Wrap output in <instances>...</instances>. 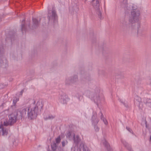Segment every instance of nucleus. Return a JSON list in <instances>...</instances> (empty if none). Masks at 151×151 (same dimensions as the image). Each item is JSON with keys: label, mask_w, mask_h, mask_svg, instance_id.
Listing matches in <instances>:
<instances>
[{"label": "nucleus", "mask_w": 151, "mask_h": 151, "mask_svg": "<svg viewBox=\"0 0 151 151\" xmlns=\"http://www.w3.org/2000/svg\"><path fill=\"white\" fill-rule=\"evenodd\" d=\"M80 140L81 139L78 135H77L75 136V135H74L73 141L76 145H78V144Z\"/></svg>", "instance_id": "nucleus-17"}, {"label": "nucleus", "mask_w": 151, "mask_h": 151, "mask_svg": "<svg viewBox=\"0 0 151 151\" xmlns=\"http://www.w3.org/2000/svg\"><path fill=\"white\" fill-rule=\"evenodd\" d=\"M100 91V88L97 87L95 89L93 92H88L89 94V97L91 100L94 101V102L97 105L98 104L100 103V101L99 96Z\"/></svg>", "instance_id": "nucleus-3"}, {"label": "nucleus", "mask_w": 151, "mask_h": 151, "mask_svg": "<svg viewBox=\"0 0 151 151\" xmlns=\"http://www.w3.org/2000/svg\"><path fill=\"white\" fill-rule=\"evenodd\" d=\"M5 104V103H3L0 106V109H2L4 108V105Z\"/></svg>", "instance_id": "nucleus-31"}, {"label": "nucleus", "mask_w": 151, "mask_h": 151, "mask_svg": "<svg viewBox=\"0 0 151 151\" xmlns=\"http://www.w3.org/2000/svg\"><path fill=\"white\" fill-rule=\"evenodd\" d=\"M30 23H29V24H28V26L29 27H30Z\"/></svg>", "instance_id": "nucleus-39"}, {"label": "nucleus", "mask_w": 151, "mask_h": 151, "mask_svg": "<svg viewBox=\"0 0 151 151\" xmlns=\"http://www.w3.org/2000/svg\"><path fill=\"white\" fill-rule=\"evenodd\" d=\"M7 115L6 114L4 111H3L0 113V119H1V125L7 126Z\"/></svg>", "instance_id": "nucleus-7"}, {"label": "nucleus", "mask_w": 151, "mask_h": 151, "mask_svg": "<svg viewBox=\"0 0 151 151\" xmlns=\"http://www.w3.org/2000/svg\"><path fill=\"white\" fill-rule=\"evenodd\" d=\"M18 100H17V99H16V100H15L14 99L13 100V104L14 105H15L16 103L17 102V101Z\"/></svg>", "instance_id": "nucleus-32"}, {"label": "nucleus", "mask_w": 151, "mask_h": 151, "mask_svg": "<svg viewBox=\"0 0 151 151\" xmlns=\"http://www.w3.org/2000/svg\"><path fill=\"white\" fill-rule=\"evenodd\" d=\"M103 143L104 145L108 151H112V150L109 144L105 140H104Z\"/></svg>", "instance_id": "nucleus-16"}, {"label": "nucleus", "mask_w": 151, "mask_h": 151, "mask_svg": "<svg viewBox=\"0 0 151 151\" xmlns=\"http://www.w3.org/2000/svg\"><path fill=\"white\" fill-rule=\"evenodd\" d=\"M18 114H20L18 111V112H14L9 115V120L7 121V126H12L16 122Z\"/></svg>", "instance_id": "nucleus-4"}, {"label": "nucleus", "mask_w": 151, "mask_h": 151, "mask_svg": "<svg viewBox=\"0 0 151 151\" xmlns=\"http://www.w3.org/2000/svg\"><path fill=\"white\" fill-rule=\"evenodd\" d=\"M15 36V34H14V35H13V36H11L10 37L11 40H12V38H13Z\"/></svg>", "instance_id": "nucleus-34"}, {"label": "nucleus", "mask_w": 151, "mask_h": 151, "mask_svg": "<svg viewBox=\"0 0 151 151\" xmlns=\"http://www.w3.org/2000/svg\"><path fill=\"white\" fill-rule=\"evenodd\" d=\"M40 22V20L38 21L35 18H32V29H36L39 26Z\"/></svg>", "instance_id": "nucleus-12"}, {"label": "nucleus", "mask_w": 151, "mask_h": 151, "mask_svg": "<svg viewBox=\"0 0 151 151\" xmlns=\"http://www.w3.org/2000/svg\"><path fill=\"white\" fill-rule=\"evenodd\" d=\"M61 138L60 136H58V137L55 139L56 143V144H58L61 141Z\"/></svg>", "instance_id": "nucleus-26"}, {"label": "nucleus", "mask_w": 151, "mask_h": 151, "mask_svg": "<svg viewBox=\"0 0 151 151\" xmlns=\"http://www.w3.org/2000/svg\"><path fill=\"white\" fill-rule=\"evenodd\" d=\"M1 21V18L0 17V21Z\"/></svg>", "instance_id": "nucleus-40"}, {"label": "nucleus", "mask_w": 151, "mask_h": 151, "mask_svg": "<svg viewBox=\"0 0 151 151\" xmlns=\"http://www.w3.org/2000/svg\"><path fill=\"white\" fill-rule=\"evenodd\" d=\"M71 136V133L70 132H68L67 134V137L70 138Z\"/></svg>", "instance_id": "nucleus-33"}, {"label": "nucleus", "mask_w": 151, "mask_h": 151, "mask_svg": "<svg viewBox=\"0 0 151 151\" xmlns=\"http://www.w3.org/2000/svg\"><path fill=\"white\" fill-rule=\"evenodd\" d=\"M65 84L66 85H70L72 83L70 78H66L65 81Z\"/></svg>", "instance_id": "nucleus-24"}, {"label": "nucleus", "mask_w": 151, "mask_h": 151, "mask_svg": "<svg viewBox=\"0 0 151 151\" xmlns=\"http://www.w3.org/2000/svg\"><path fill=\"white\" fill-rule=\"evenodd\" d=\"M122 142L123 143L124 146L127 149L130 148L131 147L130 145H129L126 141L121 140Z\"/></svg>", "instance_id": "nucleus-22"}, {"label": "nucleus", "mask_w": 151, "mask_h": 151, "mask_svg": "<svg viewBox=\"0 0 151 151\" xmlns=\"http://www.w3.org/2000/svg\"><path fill=\"white\" fill-rule=\"evenodd\" d=\"M43 104L42 102L38 101L36 104L35 103L31 104L29 107L23 109L22 111H18L20 115L18 116L19 119H22V118L27 115L29 119H33L37 117L38 112V110L40 111L42 109Z\"/></svg>", "instance_id": "nucleus-1"}, {"label": "nucleus", "mask_w": 151, "mask_h": 151, "mask_svg": "<svg viewBox=\"0 0 151 151\" xmlns=\"http://www.w3.org/2000/svg\"><path fill=\"white\" fill-rule=\"evenodd\" d=\"M0 128L1 129L0 133L1 132L2 135H7L8 134V131L4 127L3 125H1L0 126Z\"/></svg>", "instance_id": "nucleus-14"}, {"label": "nucleus", "mask_w": 151, "mask_h": 151, "mask_svg": "<svg viewBox=\"0 0 151 151\" xmlns=\"http://www.w3.org/2000/svg\"><path fill=\"white\" fill-rule=\"evenodd\" d=\"M0 66L2 68H6L8 66V63L7 60L5 57L0 56Z\"/></svg>", "instance_id": "nucleus-9"}, {"label": "nucleus", "mask_w": 151, "mask_h": 151, "mask_svg": "<svg viewBox=\"0 0 151 151\" xmlns=\"http://www.w3.org/2000/svg\"><path fill=\"white\" fill-rule=\"evenodd\" d=\"M93 115L91 119L92 124L93 125L97 124L99 122V119L97 118V113L96 112L93 111Z\"/></svg>", "instance_id": "nucleus-11"}, {"label": "nucleus", "mask_w": 151, "mask_h": 151, "mask_svg": "<svg viewBox=\"0 0 151 151\" xmlns=\"http://www.w3.org/2000/svg\"><path fill=\"white\" fill-rule=\"evenodd\" d=\"M145 32L143 29L140 26L138 27L137 34L139 36H142L145 35Z\"/></svg>", "instance_id": "nucleus-13"}, {"label": "nucleus", "mask_w": 151, "mask_h": 151, "mask_svg": "<svg viewBox=\"0 0 151 151\" xmlns=\"http://www.w3.org/2000/svg\"><path fill=\"white\" fill-rule=\"evenodd\" d=\"M150 101V100L147 99L145 101H144V102L147 106L150 107L151 108V101Z\"/></svg>", "instance_id": "nucleus-23"}, {"label": "nucleus", "mask_w": 151, "mask_h": 151, "mask_svg": "<svg viewBox=\"0 0 151 151\" xmlns=\"http://www.w3.org/2000/svg\"><path fill=\"white\" fill-rule=\"evenodd\" d=\"M134 104L137 106L140 109H142L143 108L142 103L141 102V99L138 96L135 97L134 99Z\"/></svg>", "instance_id": "nucleus-10"}, {"label": "nucleus", "mask_w": 151, "mask_h": 151, "mask_svg": "<svg viewBox=\"0 0 151 151\" xmlns=\"http://www.w3.org/2000/svg\"><path fill=\"white\" fill-rule=\"evenodd\" d=\"M4 48L3 46H1L0 47V55H2L4 54Z\"/></svg>", "instance_id": "nucleus-27"}, {"label": "nucleus", "mask_w": 151, "mask_h": 151, "mask_svg": "<svg viewBox=\"0 0 151 151\" xmlns=\"http://www.w3.org/2000/svg\"><path fill=\"white\" fill-rule=\"evenodd\" d=\"M139 14V11L138 10L134 9L131 11V17L129 19V23L127 22V20L125 18L121 19L120 24L121 30L123 31L128 30L131 24H133L134 21H137Z\"/></svg>", "instance_id": "nucleus-2"}, {"label": "nucleus", "mask_w": 151, "mask_h": 151, "mask_svg": "<svg viewBox=\"0 0 151 151\" xmlns=\"http://www.w3.org/2000/svg\"><path fill=\"white\" fill-rule=\"evenodd\" d=\"M123 104H124V106L126 107H128V105H127V104H126V103H124Z\"/></svg>", "instance_id": "nucleus-35"}, {"label": "nucleus", "mask_w": 151, "mask_h": 151, "mask_svg": "<svg viewBox=\"0 0 151 151\" xmlns=\"http://www.w3.org/2000/svg\"><path fill=\"white\" fill-rule=\"evenodd\" d=\"M68 99V96L65 93L62 92L60 94L59 97V101L62 104H66Z\"/></svg>", "instance_id": "nucleus-8"}, {"label": "nucleus", "mask_w": 151, "mask_h": 151, "mask_svg": "<svg viewBox=\"0 0 151 151\" xmlns=\"http://www.w3.org/2000/svg\"><path fill=\"white\" fill-rule=\"evenodd\" d=\"M24 91L23 90H22L20 92V94L22 95V93Z\"/></svg>", "instance_id": "nucleus-36"}, {"label": "nucleus", "mask_w": 151, "mask_h": 151, "mask_svg": "<svg viewBox=\"0 0 151 151\" xmlns=\"http://www.w3.org/2000/svg\"><path fill=\"white\" fill-rule=\"evenodd\" d=\"M55 117V116L54 115H52L51 114H50L48 115V116L45 115L44 116V119L45 120H51L54 119Z\"/></svg>", "instance_id": "nucleus-15"}, {"label": "nucleus", "mask_w": 151, "mask_h": 151, "mask_svg": "<svg viewBox=\"0 0 151 151\" xmlns=\"http://www.w3.org/2000/svg\"><path fill=\"white\" fill-rule=\"evenodd\" d=\"M67 143V142L66 141H63L62 142V145L63 147H64L66 143Z\"/></svg>", "instance_id": "nucleus-29"}, {"label": "nucleus", "mask_w": 151, "mask_h": 151, "mask_svg": "<svg viewBox=\"0 0 151 151\" xmlns=\"http://www.w3.org/2000/svg\"><path fill=\"white\" fill-rule=\"evenodd\" d=\"M97 124H95V125H93V126L94 129H95V131L96 132H98L99 131L100 128L98 127L97 125Z\"/></svg>", "instance_id": "nucleus-25"}, {"label": "nucleus", "mask_w": 151, "mask_h": 151, "mask_svg": "<svg viewBox=\"0 0 151 151\" xmlns=\"http://www.w3.org/2000/svg\"><path fill=\"white\" fill-rule=\"evenodd\" d=\"M57 147L58 145L55 142H54L51 144V148L52 150L55 151L57 149Z\"/></svg>", "instance_id": "nucleus-21"}, {"label": "nucleus", "mask_w": 151, "mask_h": 151, "mask_svg": "<svg viewBox=\"0 0 151 151\" xmlns=\"http://www.w3.org/2000/svg\"><path fill=\"white\" fill-rule=\"evenodd\" d=\"M93 2V6L94 9L96 10L97 13L100 19H101V13L99 8V0H92Z\"/></svg>", "instance_id": "nucleus-6"}, {"label": "nucleus", "mask_w": 151, "mask_h": 151, "mask_svg": "<svg viewBox=\"0 0 151 151\" xmlns=\"http://www.w3.org/2000/svg\"><path fill=\"white\" fill-rule=\"evenodd\" d=\"M48 12L47 18L50 21L53 19L54 23H56L57 22L58 16L55 10L54 9L52 8L51 12H50V10H48Z\"/></svg>", "instance_id": "nucleus-5"}, {"label": "nucleus", "mask_w": 151, "mask_h": 151, "mask_svg": "<svg viewBox=\"0 0 151 151\" xmlns=\"http://www.w3.org/2000/svg\"><path fill=\"white\" fill-rule=\"evenodd\" d=\"M119 101L121 102L122 103H123V104H124V102H123V100H122L120 99H119Z\"/></svg>", "instance_id": "nucleus-37"}, {"label": "nucleus", "mask_w": 151, "mask_h": 151, "mask_svg": "<svg viewBox=\"0 0 151 151\" xmlns=\"http://www.w3.org/2000/svg\"><path fill=\"white\" fill-rule=\"evenodd\" d=\"M70 78L72 83L76 82L78 81V76L77 75H74V76Z\"/></svg>", "instance_id": "nucleus-19"}, {"label": "nucleus", "mask_w": 151, "mask_h": 151, "mask_svg": "<svg viewBox=\"0 0 151 151\" xmlns=\"http://www.w3.org/2000/svg\"><path fill=\"white\" fill-rule=\"evenodd\" d=\"M83 151H88V148L86 146H83Z\"/></svg>", "instance_id": "nucleus-30"}, {"label": "nucleus", "mask_w": 151, "mask_h": 151, "mask_svg": "<svg viewBox=\"0 0 151 151\" xmlns=\"http://www.w3.org/2000/svg\"><path fill=\"white\" fill-rule=\"evenodd\" d=\"M145 124H146V123H147V122L146 121H145Z\"/></svg>", "instance_id": "nucleus-41"}, {"label": "nucleus", "mask_w": 151, "mask_h": 151, "mask_svg": "<svg viewBox=\"0 0 151 151\" xmlns=\"http://www.w3.org/2000/svg\"><path fill=\"white\" fill-rule=\"evenodd\" d=\"M25 21V19H24L22 21V23L21 24V30L22 32L23 31H25L26 30V28L24 24ZM23 32H22V33Z\"/></svg>", "instance_id": "nucleus-20"}, {"label": "nucleus", "mask_w": 151, "mask_h": 151, "mask_svg": "<svg viewBox=\"0 0 151 151\" xmlns=\"http://www.w3.org/2000/svg\"><path fill=\"white\" fill-rule=\"evenodd\" d=\"M126 128L130 132L133 133V131L129 127H126Z\"/></svg>", "instance_id": "nucleus-28"}, {"label": "nucleus", "mask_w": 151, "mask_h": 151, "mask_svg": "<svg viewBox=\"0 0 151 151\" xmlns=\"http://www.w3.org/2000/svg\"><path fill=\"white\" fill-rule=\"evenodd\" d=\"M128 150L129 151H133L132 149H131V147H130V148H129L128 149Z\"/></svg>", "instance_id": "nucleus-38"}, {"label": "nucleus", "mask_w": 151, "mask_h": 151, "mask_svg": "<svg viewBox=\"0 0 151 151\" xmlns=\"http://www.w3.org/2000/svg\"><path fill=\"white\" fill-rule=\"evenodd\" d=\"M99 115L100 116L101 119L103 120L105 124L106 125L108 124V122L106 119L104 118V115L101 111H100Z\"/></svg>", "instance_id": "nucleus-18"}]
</instances>
